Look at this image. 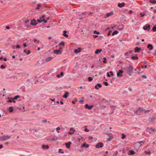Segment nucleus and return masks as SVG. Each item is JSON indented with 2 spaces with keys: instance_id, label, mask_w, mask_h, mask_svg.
<instances>
[{
  "instance_id": "nucleus-1",
  "label": "nucleus",
  "mask_w": 156,
  "mask_h": 156,
  "mask_svg": "<svg viewBox=\"0 0 156 156\" xmlns=\"http://www.w3.org/2000/svg\"><path fill=\"white\" fill-rule=\"evenodd\" d=\"M133 67L131 65H130L126 69L127 73L129 76H131L133 73Z\"/></svg>"
},
{
  "instance_id": "nucleus-2",
  "label": "nucleus",
  "mask_w": 156,
  "mask_h": 156,
  "mask_svg": "<svg viewBox=\"0 0 156 156\" xmlns=\"http://www.w3.org/2000/svg\"><path fill=\"white\" fill-rule=\"evenodd\" d=\"M140 112H143L144 113H146L150 112V110H145L141 108H140L135 112L136 113L137 115H140Z\"/></svg>"
},
{
  "instance_id": "nucleus-3",
  "label": "nucleus",
  "mask_w": 156,
  "mask_h": 156,
  "mask_svg": "<svg viewBox=\"0 0 156 156\" xmlns=\"http://www.w3.org/2000/svg\"><path fill=\"white\" fill-rule=\"evenodd\" d=\"M11 136H3L0 137V140H9Z\"/></svg>"
},
{
  "instance_id": "nucleus-4",
  "label": "nucleus",
  "mask_w": 156,
  "mask_h": 156,
  "mask_svg": "<svg viewBox=\"0 0 156 156\" xmlns=\"http://www.w3.org/2000/svg\"><path fill=\"white\" fill-rule=\"evenodd\" d=\"M123 71L122 70H119L117 73V77H122L123 76L122 73Z\"/></svg>"
},
{
  "instance_id": "nucleus-5",
  "label": "nucleus",
  "mask_w": 156,
  "mask_h": 156,
  "mask_svg": "<svg viewBox=\"0 0 156 156\" xmlns=\"http://www.w3.org/2000/svg\"><path fill=\"white\" fill-rule=\"evenodd\" d=\"M143 28L145 30H149L150 29V26L149 24H147L143 27Z\"/></svg>"
},
{
  "instance_id": "nucleus-6",
  "label": "nucleus",
  "mask_w": 156,
  "mask_h": 156,
  "mask_svg": "<svg viewBox=\"0 0 156 156\" xmlns=\"http://www.w3.org/2000/svg\"><path fill=\"white\" fill-rule=\"evenodd\" d=\"M103 146V144L102 143H99L97 144L95 147L96 148H101Z\"/></svg>"
},
{
  "instance_id": "nucleus-7",
  "label": "nucleus",
  "mask_w": 156,
  "mask_h": 156,
  "mask_svg": "<svg viewBox=\"0 0 156 156\" xmlns=\"http://www.w3.org/2000/svg\"><path fill=\"white\" fill-rule=\"evenodd\" d=\"M62 51L59 49L55 50L54 51V53L57 54H61Z\"/></svg>"
},
{
  "instance_id": "nucleus-8",
  "label": "nucleus",
  "mask_w": 156,
  "mask_h": 156,
  "mask_svg": "<svg viewBox=\"0 0 156 156\" xmlns=\"http://www.w3.org/2000/svg\"><path fill=\"white\" fill-rule=\"evenodd\" d=\"M30 24V25H35L37 24L35 20L34 19L33 20H31Z\"/></svg>"
},
{
  "instance_id": "nucleus-9",
  "label": "nucleus",
  "mask_w": 156,
  "mask_h": 156,
  "mask_svg": "<svg viewBox=\"0 0 156 156\" xmlns=\"http://www.w3.org/2000/svg\"><path fill=\"white\" fill-rule=\"evenodd\" d=\"M70 132H69V134L70 135H72L74 133L75 130L72 127L70 129Z\"/></svg>"
},
{
  "instance_id": "nucleus-10",
  "label": "nucleus",
  "mask_w": 156,
  "mask_h": 156,
  "mask_svg": "<svg viewBox=\"0 0 156 156\" xmlns=\"http://www.w3.org/2000/svg\"><path fill=\"white\" fill-rule=\"evenodd\" d=\"M104 100L105 101H106L105 103H108L110 104H112V103H113V101H111L109 99L106 100L105 99H103V101Z\"/></svg>"
},
{
  "instance_id": "nucleus-11",
  "label": "nucleus",
  "mask_w": 156,
  "mask_h": 156,
  "mask_svg": "<svg viewBox=\"0 0 156 156\" xmlns=\"http://www.w3.org/2000/svg\"><path fill=\"white\" fill-rule=\"evenodd\" d=\"M101 85L100 83H98L97 85H96L95 86V88L97 90H98L99 89V88H101Z\"/></svg>"
},
{
  "instance_id": "nucleus-12",
  "label": "nucleus",
  "mask_w": 156,
  "mask_h": 156,
  "mask_svg": "<svg viewBox=\"0 0 156 156\" xmlns=\"http://www.w3.org/2000/svg\"><path fill=\"white\" fill-rule=\"evenodd\" d=\"M58 140V138L56 136H55L54 138H51L49 139V140L52 141H56Z\"/></svg>"
},
{
  "instance_id": "nucleus-13",
  "label": "nucleus",
  "mask_w": 156,
  "mask_h": 156,
  "mask_svg": "<svg viewBox=\"0 0 156 156\" xmlns=\"http://www.w3.org/2000/svg\"><path fill=\"white\" fill-rule=\"evenodd\" d=\"M125 5V3L124 2H123L122 3H119L118 4V6L120 8H122L123 6H124Z\"/></svg>"
},
{
  "instance_id": "nucleus-14",
  "label": "nucleus",
  "mask_w": 156,
  "mask_h": 156,
  "mask_svg": "<svg viewBox=\"0 0 156 156\" xmlns=\"http://www.w3.org/2000/svg\"><path fill=\"white\" fill-rule=\"evenodd\" d=\"M53 58H54V57H48L46 58V59L45 60V61L46 62H48L51 61Z\"/></svg>"
},
{
  "instance_id": "nucleus-15",
  "label": "nucleus",
  "mask_w": 156,
  "mask_h": 156,
  "mask_svg": "<svg viewBox=\"0 0 156 156\" xmlns=\"http://www.w3.org/2000/svg\"><path fill=\"white\" fill-rule=\"evenodd\" d=\"M147 48L150 50H152L153 48L152 45L151 44H149L148 45Z\"/></svg>"
},
{
  "instance_id": "nucleus-16",
  "label": "nucleus",
  "mask_w": 156,
  "mask_h": 156,
  "mask_svg": "<svg viewBox=\"0 0 156 156\" xmlns=\"http://www.w3.org/2000/svg\"><path fill=\"white\" fill-rule=\"evenodd\" d=\"M135 52H139L140 50H141V48H138V47H136L135 49Z\"/></svg>"
},
{
  "instance_id": "nucleus-17",
  "label": "nucleus",
  "mask_w": 156,
  "mask_h": 156,
  "mask_svg": "<svg viewBox=\"0 0 156 156\" xmlns=\"http://www.w3.org/2000/svg\"><path fill=\"white\" fill-rule=\"evenodd\" d=\"M81 49V48H79L77 49H75L74 51V52L76 53H79Z\"/></svg>"
},
{
  "instance_id": "nucleus-18",
  "label": "nucleus",
  "mask_w": 156,
  "mask_h": 156,
  "mask_svg": "<svg viewBox=\"0 0 156 156\" xmlns=\"http://www.w3.org/2000/svg\"><path fill=\"white\" fill-rule=\"evenodd\" d=\"M93 107V105L89 106L88 104H86L85 106V108H87L88 109H91V108Z\"/></svg>"
},
{
  "instance_id": "nucleus-19",
  "label": "nucleus",
  "mask_w": 156,
  "mask_h": 156,
  "mask_svg": "<svg viewBox=\"0 0 156 156\" xmlns=\"http://www.w3.org/2000/svg\"><path fill=\"white\" fill-rule=\"evenodd\" d=\"M25 23H26V24H27V23H28V25H27V27H29L30 25H29V24L30 23V21L29 20H26L25 21Z\"/></svg>"
},
{
  "instance_id": "nucleus-20",
  "label": "nucleus",
  "mask_w": 156,
  "mask_h": 156,
  "mask_svg": "<svg viewBox=\"0 0 156 156\" xmlns=\"http://www.w3.org/2000/svg\"><path fill=\"white\" fill-rule=\"evenodd\" d=\"M42 147L44 149H48L49 148V146L48 145H43Z\"/></svg>"
},
{
  "instance_id": "nucleus-21",
  "label": "nucleus",
  "mask_w": 156,
  "mask_h": 156,
  "mask_svg": "<svg viewBox=\"0 0 156 156\" xmlns=\"http://www.w3.org/2000/svg\"><path fill=\"white\" fill-rule=\"evenodd\" d=\"M131 58L133 60H138L139 59V58L137 56H133L131 57Z\"/></svg>"
},
{
  "instance_id": "nucleus-22",
  "label": "nucleus",
  "mask_w": 156,
  "mask_h": 156,
  "mask_svg": "<svg viewBox=\"0 0 156 156\" xmlns=\"http://www.w3.org/2000/svg\"><path fill=\"white\" fill-rule=\"evenodd\" d=\"M67 33V31L66 30H64L63 31V35L65 36L66 37H68V35L66 33Z\"/></svg>"
},
{
  "instance_id": "nucleus-23",
  "label": "nucleus",
  "mask_w": 156,
  "mask_h": 156,
  "mask_svg": "<svg viewBox=\"0 0 156 156\" xmlns=\"http://www.w3.org/2000/svg\"><path fill=\"white\" fill-rule=\"evenodd\" d=\"M124 28V25H122L119 26V27L118 28V29L119 30H122Z\"/></svg>"
},
{
  "instance_id": "nucleus-24",
  "label": "nucleus",
  "mask_w": 156,
  "mask_h": 156,
  "mask_svg": "<svg viewBox=\"0 0 156 156\" xmlns=\"http://www.w3.org/2000/svg\"><path fill=\"white\" fill-rule=\"evenodd\" d=\"M101 51H102V49H97L95 51V53L96 54H97L101 52Z\"/></svg>"
},
{
  "instance_id": "nucleus-25",
  "label": "nucleus",
  "mask_w": 156,
  "mask_h": 156,
  "mask_svg": "<svg viewBox=\"0 0 156 156\" xmlns=\"http://www.w3.org/2000/svg\"><path fill=\"white\" fill-rule=\"evenodd\" d=\"M144 143V142L143 141H142L139 142H137L136 143L138 144V145L140 147L142 144H143Z\"/></svg>"
},
{
  "instance_id": "nucleus-26",
  "label": "nucleus",
  "mask_w": 156,
  "mask_h": 156,
  "mask_svg": "<svg viewBox=\"0 0 156 156\" xmlns=\"http://www.w3.org/2000/svg\"><path fill=\"white\" fill-rule=\"evenodd\" d=\"M69 92H65V94L62 96V98H67L69 94Z\"/></svg>"
},
{
  "instance_id": "nucleus-27",
  "label": "nucleus",
  "mask_w": 156,
  "mask_h": 156,
  "mask_svg": "<svg viewBox=\"0 0 156 156\" xmlns=\"http://www.w3.org/2000/svg\"><path fill=\"white\" fill-rule=\"evenodd\" d=\"M71 144V143L70 142H69L68 143H66V147L67 148H69L70 147V145Z\"/></svg>"
},
{
  "instance_id": "nucleus-28",
  "label": "nucleus",
  "mask_w": 156,
  "mask_h": 156,
  "mask_svg": "<svg viewBox=\"0 0 156 156\" xmlns=\"http://www.w3.org/2000/svg\"><path fill=\"white\" fill-rule=\"evenodd\" d=\"M44 16H43L42 17H40L39 19L37 20V21L39 23H41L43 21L42 20L43 19V17Z\"/></svg>"
},
{
  "instance_id": "nucleus-29",
  "label": "nucleus",
  "mask_w": 156,
  "mask_h": 156,
  "mask_svg": "<svg viewBox=\"0 0 156 156\" xmlns=\"http://www.w3.org/2000/svg\"><path fill=\"white\" fill-rule=\"evenodd\" d=\"M113 14V12H110L106 14V17H108L111 15H112Z\"/></svg>"
},
{
  "instance_id": "nucleus-30",
  "label": "nucleus",
  "mask_w": 156,
  "mask_h": 156,
  "mask_svg": "<svg viewBox=\"0 0 156 156\" xmlns=\"http://www.w3.org/2000/svg\"><path fill=\"white\" fill-rule=\"evenodd\" d=\"M129 153L128 154L129 155L134 154L135 153V152L134 151L132 150L130 151H129Z\"/></svg>"
},
{
  "instance_id": "nucleus-31",
  "label": "nucleus",
  "mask_w": 156,
  "mask_h": 156,
  "mask_svg": "<svg viewBox=\"0 0 156 156\" xmlns=\"http://www.w3.org/2000/svg\"><path fill=\"white\" fill-rule=\"evenodd\" d=\"M83 147H85L86 148H87L89 147V145L88 144H86L85 143H83L82 145Z\"/></svg>"
},
{
  "instance_id": "nucleus-32",
  "label": "nucleus",
  "mask_w": 156,
  "mask_h": 156,
  "mask_svg": "<svg viewBox=\"0 0 156 156\" xmlns=\"http://www.w3.org/2000/svg\"><path fill=\"white\" fill-rule=\"evenodd\" d=\"M149 2L152 3V4H156V0H150L149 1Z\"/></svg>"
},
{
  "instance_id": "nucleus-33",
  "label": "nucleus",
  "mask_w": 156,
  "mask_h": 156,
  "mask_svg": "<svg viewBox=\"0 0 156 156\" xmlns=\"http://www.w3.org/2000/svg\"><path fill=\"white\" fill-rule=\"evenodd\" d=\"M23 52L27 54V55H29L30 53V50H28L27 52L26 50L25 49L23 50Z\"/></svg>"
},
{
  "instance_id": "nucleus-34",
  "label": "nucleus",
  "mask_w": 156,
  "mask_h": 156,
  "mask_svg": "<svg viewBox=\"0 0 156 156\" xmlns=\"http://www.w3.org/2000/svg\"><path fill=\"white\" fill-rule=\"evenodd\" d=\"M118 33H119V32L118 31H117V30L115 31L112 33V35L113 36L115 34H118Z\"/></svg>"
},
{
  "instance_id": "nucleus-35",
  "label": "nucleus",
  "mask_w": 156,
  "mask_h": 156,
  "mask_svg": "<svg viewBox=\"0 0 156 156\" xmlns=\"http://www.w3.org/2000/svg\"><path fill=\"white\" fill-rule=\"evenodd\" d=\"M20 90L21 91L24 92L25 90V88L24 87H23L20 88Z\"/></svg>"
},
{
  "instance_id": "nucleus-36",
  "label": "nucleus",
  "mask_w": 156,
  "mask_h": 156,
  "mask_svg": "<svg viewBox=\"0 0 156 156\" xmlns=\"http://www.w3.org/2000/svg\"><path fill=\"white\" fill-rule=\"evenodd\" d=\"M32 41H33L34 42H39V40H37V39H36L35 38H33L32 39Z\"/></svg>"
},
{
  "instance_id": "nucleus-37",
  "label": "nucleus",
  "mask_w": 156,
  "mask_h": 156,
  "mask_svg": "<svg viewBox=\"0 0 156 156\" xmlns=\"http://www.w3.org/2000/svg\"><path fill=\"white\" fill-rule=\"evenodd\" d=\"M9 111L10 112H12V111H13V109H12V107H9Z\"/></svg>"
},
{
  "instance_id": "nucleus-38",
  "label": "nucleus",
  "mask_w": 156,
  "mask_h": 156,
  "mask_svg": "<svg viewBox=\"0 0 156 156\" xmlns=\"http://www.w3.org/2000/svg\"><path fill=\"white\" fill-rule=\"evenodd\" d=\"M59 45L62 46H64L65 45V43L63 41H62L59 43Z\"/></svg>"
},
{
  "instance_id": "nucleus-39",
  "label": "nucleus",
  "mask_w": 156,
  "mask_h": 156,
  "mask_svg": "<svg viewBox=\"0 0 156 156\" xmlns=\"http://www.w3.org/2000/svg\"><path fill=\"white\" fill-rule=\"evenodd\" d=\"M88 79L89 81H91L93 80V78L91 77H89L88 78Z\"/></svg>"
},
{
  "instance_id": "nucleus-40",
  "label": "nucleus",
  "mask_w": 156,
  "mask_h": 156,
  "mask_svg": "<svg viewBox=\"0 0 156 156\" xmlns=\"http://www.w3.org/2000/svg\"><path fill=\"white\" fill-rule=\"evenodd\" d=\"M145 152L146 154H150L151 153V151H145Z\"/></svg>"
},
{
  "instance_id": "nucleus-41",
  "label": "nucleus",
  "mask_w": 156,
  "mask_h": 156,
  "mask_svg": "<svg viewBox=\"0 0 156 156\" xmlns=\"http://www.w3.org/2000/svg\"><path fill=\"white\" fill-rule=\"evenodd\" d=\"M15 47H16L17 48H19V49L20 48V46L19 45H17L16 46H13V48Z\"/></svg>"
},
{
  "instance_id": "nucleus-42",
  "label": "nucleus",
  "mask_w": 156,
  "mask_h": 156,
  "mask_svg": "<svg viewBox=\"0 0 156 156\" xmlns=\"http://www.w3.org/2000/svg\"><path fill=\"white\" fill-rule=\"evenodd\" d=\"M152 30L154 32L156 31V27L154 26L152 28Z\"/></svg>"
},
{
  "instance_id": "nucleus-43",
  "label": "nucleus",
  "mask_w": 156,
  "mask_h": 156,
  "mask_svg": "<svg viewBox=\"0 0 156 156\" xmlns=\"http://www.w3.org/2000/svg\"><path fill=\"white\" fill-rule=\"evenodd\" d=\"M103 83L104 84H105L106 86H108L109 84L107 82H104Z\"/></svg>"
},
{
  "instance_id": "nucleus-44",
  "label": "nucleus",
  "mask_w": 156,
  "mask_h": 156,
  "mask_svg": "<svg viewBox=\"0 0 156 156\" xmlns=\"http://www.w3.org/2000/svg\"><path fill=\"white\" fill-rule=\"evenodd\" d=\"M122 139H124L126 138V135L124 134H123V133L122 134Z\"/></svg>"
},
{
  "instance_id": "nucleus-45",
  "label": "nucleus",
  "mask_w": 156,
  "mask_h": 156,
  "mask_svg": "<svg viewBox=\"0 0 156 156\" xmlns=\"http://www.w3.org/2000/svg\"><path fill=\"white\" fill-rule=\"evenodd\" d=\"M41 6V5L40 4H38L37 5V9H39V7Z\"/></svg>"
},
{
  "instance_id": "nucleus-46",
  "label": "nucleus",
  "mask_w": 156,
  "mask_h": 156,
  "mask_svg": "<svg viewBox=\"0 0 156 156\" xmlns=\"http://www.w3.org/2000/svg\"><path fill=\"white\" fill-rule=\"evenodd\" d=\"M104 61H103V62L104 63H106L107 62V61H106V58H104Z\"/></svg>"
},
{
  "instance_id": "nucleus-47",
  "label": "nucleus",
  "mask_w": 156,
  "mask_h": 156,
  "mask_svg": "<svg viewBox=\"0 0 156 156\" xmlns=\"http://www.w3.org/2000/svg\"><path fill=\"white\" fill-rule=\"evenodd\" d=\"M18 98H13L12 102H13L14 103H15L16 102L15 100H17Z\"/></svg>"
},
{
  "instance_id": "nucleus-48",
  "label": "nucleus",
  "mask_w": 156,
  "mask_h": 156,
  "mask_svg": "<svg viewBox=\"0 0 156 156\" xmlns=\"http://www.w3.org/2000/svg\"><path fill=\"white\" fill-rule=\"evenodd\" d=\"M0 67L1 69H3L5 68V66L3 65H1Z\"/></svg>"
},
{
  "instance_id": "nucleus-49",
  "label": "nucleus",
  "mask_w": 156,
  "mask_h": 156,
  "mask_svg": "<svg viewBox=\"0 0 156 156\" xmlns=\"http://www.w3.org/2000/svg\"><path fill=\"white\" fill-rule=\"evenodd\" d=\"M10 100H8V101L10 102H12L13 98H10Z\"/></svg>"
},
{
  "instance_id": "nucleus-50",
  "label": "nucleus",
  "mask_w": 156,
  "mask_h": 156,
  "mask_svg": "<svg viewBox=\"0 0 156 156\" xmlns=\"http://www.w3.org/2000/svg\"><path fill=\"white\" fill-rule=\"evenodd\" d=\"M147 65H145V66H141V68H147Z\"/></svg>"
},
{
  "instance_id": "nucleus-51",
  "label": "nucleus",
  "mask_w": 156,
  "mask_h": 156,
  "mask_svg": "<svg viewBox=\"0 0 156 156\" xmlns=\"http://www.w3.org/2000/svg\"><path fill=\"white\" fill-rule=\"evenodd\" d=\"M62 150V149H59L58 150V153H63V152H61V151Z\"/></svg>"
},
{
  "instance_id": "nucleus-52",
  "label": "nucleus",
  "mask_w": 156,
  "mask_h": 156,
  "mask_svg": "<svg viewBox=\"0 0 156 156\" xmlns=\"http://www.w3.org/2000/svg\"><path fill=\"white\" fill-rule=\"evenodd\" d=\"M140 15L141 17H143L144 16L145 14L142 13H140Z\"/></svg>"
},
{
  "instance_id": "nucleus-53",
  "label": "nucleus",
  "mask_w": 156,
  "mask_h": 156,
  "mask_svg": "<svg viewBox=\"0 0 156 156\" xmlns=\"http://www.w3.org/2000/svg\"><path fill=\"white\" fill-rule=\"evenodd\" d=\"M94 33L97 34H99V33L98 32H97L96 31H94Z\"/></svg>"
},
{
  "instance_id": "nucleus-54",
  "label": "nucleus",
  "mask_w": 156,
  "mask_h": 156,
  "mask_svg": "<svg viewBox=\"0 0 156 156\" xmlns=\"http://www.w3.org/2000/svg\"><path fill=\"white\" fill-rule=\"evenodd\" d=\"M110 75L111 76H113V72L112 71H110Z\"/></svg>"
},
{
  "instance_id": "nucleus-55",
  "label": "nucleus",
  "mask_w": 156,
  "mask_h": 156,
  "mask_svg": "<svg viewBox=\"0 0 156 156\" xmlns=\"http://www.w3.org/2000/svg\"><path fill=\"white\" fill-rule=\"evenodd\" d=\"M42 122H43L44 123H46L47 122V120L45 119V120H42Z\"/></svg>"
},
{
  "instance_id": "nucleus-56",
  "label": "nucleus",
  "mask_w": 156,
  "mask_h": 156,
  "mask_svg": "<svg viewBox=\"0 0 156 156\" xmlns=\"http://www.w3.org/2000/svg\"><path fill=\"white\" fill-rule=\"evenodd\" d=\"M42 20H43V21H44V23H46L47 22V20L43 18Z\"/></svg>"
},
{
  "instance_id": "nucleus-57",
  "label": "nucleus",
  "mask_w": 156,
  "mask_h": 156,
  "mask_svg": "<svg viewBox=\"0 0 156 156\" xmlns=\"http://www.w3.org/2000/svg\"><path fill=\"white\" fill-rule=\"evenodd\" d=\"M142 77L143 78H145V79L147 78V76L145 75H142Z\"/></svg>"
},
{
  "instance_id": "nucleus-58",
  "label": "nucleus",
  "mask_w": 156,
  "mask_h": 156,
  "mask_svg": "<svg viewBox=\"0 0 156 156\" xmlns=\"http://www.w3.org/2000/svg\"><path fill=\"white\" fill-rule=\"evenodd\" d=\"M60 129V128L59 127H58L57 128H56V129L57 131H58Z\"/></svg>"
},
{
  "instance_id": "nucleus-59",
  "label": "nucleus",
  "mask_w": 156,
  "mask_h": 156,
  "mask_svg": "<svg viewBox=\"0 0 156 156\" xmlns=\"http://www.w3.org/2000/svg\"><path fill=\"white\" fill-rule=\"evenodd\" d=\"M129 54V52H127L125 54V55L126 56H127Z\"/></svg>"
},
{
  "instance_id": "nucleus-60",
  "label": "nucleus",
  "mask_w": 156,
  "mask_h": 156,
  "mask_svg": "<svg viewBox=\"0 0 156 156\" xmlns=\"http://www.w3.org/2000/svg\"><path fill=\"white\" fill-rule=\"evenodd\" d=\"M85 132H89V130L88 129H87V128H86L85 129Z\"/></svg>"
},
{
  "instance_id": "nucleus-61",
  "label": "nucleus",
  "mask_w": 156,
  "mask_h": 156,
  "mask_svg": "<svg viewBox=\"0 0 156 156\" xmlns=\"http://www.w3.org/2000/svg\"><path fill=\"white\" fill-rule=\"evenodd\" d=\"M5 28L7 29H10V27L9 26H6Z\"/></svg>"
},
{
  "instance_id": "nucleus-62",
  "label": "nucleus",
  "mask_w": 156,
  "mask_h": 156,
  "mask_svg": "<svg viewBox=\"0 0 156 156\" xmlns=\"http://www.w3.org/2000/svg\"><path fill=\"white\" fill-rule=\"evenodd\" d=\"M23 46L24 47H27V45L25 43H24L23 44Z\"/></svg>"
},
{
  "instance_id": "nucleus-63",
  "label": "nucleus",
  "mask_w": 156,
  "mask_h": 156,
  "mask_svg": "<svg viewBox=\"0 0 156 156\" xmlns=\"http://www.w3.org/2000/svg\"><path fill=\"white\" fill-rule=\"evenodd\" d=\"M107 76L108 77H109L110 76V75L109 73L108 72L107 73Z\"/></svg>"
},
{
  "instance_id": "nucleus-64",
  "label": "nucleus",
  "mask_w": 156,
  "mask_h": 156,
  "mask_svg": "<svg viewBox=\"0 0 156 156\" xmlns=\"http://www.w3.org/2000/svg\"><path fill=\"white\" fill-rule=\"evenodd\" d=\"M60 75L62 76H63V72H61L60 73Z\"/></svg>"
}]
</instances>
